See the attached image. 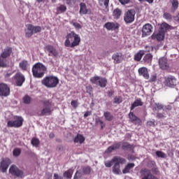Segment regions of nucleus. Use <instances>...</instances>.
Returning a JSON list of instances; mask_svg holds the SVG:
<instances>
[{"instance_id":"603ef678","label":"nucleus","mask_w":179,"mask_h":179,"mask_svg":"<svg viewBox=\"0 0 179 179\" xmlns=\"http://www.w3.org/2000/svg\"><path fill=\"white\" fill-rule=\"evenodd\" d=\"M96 122H97V124H100L101 129H103V128H104V127H106L104 122H103V120H100V118L96 120Z\"/></svg>"},{"instance_id":"473e14b6","label":"nucleus","mask_w":179,"mask_h":179,"mask_svg":"<svg viewBox=\"0 0 179 179\" xmlns=\"http://www.w3.org/2000/svg\"><path fill=\"white\" fill-rule=\"evenodd\" d=\"M107 78L99 77V80L98 82V86H99V87H106V86H107Z\"/></svg>"},{"instance_id":"c85d7f7f","label":"nucleus","mask_w":179,"mask_h":179,"mask_svg":"<svg viewBox=\"0 0 179 179\" xmlns=\"http://www.w3.org/2000/svg\"><path fill=\"white\" fill-rule=\"evenodd\" d=\"M134 167H135V164L134 163L127 164L125 166L124 169L122 170L123 174H128V173H129V171H131V169H134Z\"/></svg>"},{"instance_id":"bb28decb","label":"nucleus","mask_w":179,"mask_h":179,"mask_svg":"<svg viewBox=\"0 0 179 179\" xmlns=\"http://www.w3.org/2000/svg\"><path fill=\"white\" fill-rule=\"evenodd\" d=\"M29 62L26 59L21 61L19 64V68L21 71H27L29 69Z\"/></svg>"},{"instance_id":"680f3d73","label":"nucleus","mask_w":179,"mask_h":179,"mask_svg":"<svg viewBox=\"0 0 179 179\" xmlns=\"http://www.w3.org/2000/svg\"><path fill=\"white\" fill-rule=\"evenodd\" d=\"M157 110H163L164 106L162 103L156 104Z\"/></svg>"},{"instance_id":"3c124183","label":"nucleus","mask_w":179,"mask_h":179,"mask_svg":"<svg viewBox=\"0 0 179 179\" xmlns=\"http://www.w3.org/2000/svg\"><path fill=\"white\" fill-rule=\"evenodd\" d=\"M71 105L74 108H78V106H79V103L78 102V100H72L71 102Z\"/></svg>"},{"instance_id":"5fc2aeb1","label":"nucleus","mask_w":179,"mask_h":179,"mask_svg":"<svg viewBox=\"0 0 179 179\" xmlns=\"http://www.w3.org/2000/svg\"><path fill=\"white\" fill-rule=\"evenodd\" d=\"M81 177H82V173L77 171L74 175L73 179H79V178H81Z\"/></svg>"},{"instance_id":"e2e57ef3","label":"nucleus","mask_w":179,"mask_h":179,"mask_svg":"<svg viewBox=\"0 0 179 179\" xmlns=\"http://www.w3.org/2000/svg\"><path fill=\"white\" fill-rule=\"evenodd\" d=\"M89 115H92V111H87L84 114V118L89 117Z\"/></svg>"},{"instance_id":"2f4dec72","label":"nucleus","mask_w":179,"mask_h":179,"mask_svg":"<svg viewBox=\"0 0 179 179\" xmlns=\"http://www.w3.org/2000/svg\"><path fill=\"white\" fill-rule=\"evenodd\" d=\"M122 15V10L120 8H115L113 12L114 19H119Z\"/></svg>"},{"instance_id":"cd10ccee","label":"nucleus","mask_w":179,"mask_h":179,"mask_svg":"<svg viewBox=\"0 0 179 179\" xmlns=\"http://www.w3.org/2000/svg\"><path fill=\"white\" fill-rule=\"evenodd\" d=\"M89 13V9L86 6V3H80V15H87Z\"/></svg>"},{"instance_id":"7ed1b4c3","label":"nucleus","mask_w":179,"mask_h":179,"mask_svg":"<svg viewBox=\"0 0 179 179\" xmlns=\"http://www.w3.org/2000/svg\"><path fill=\"white\" fill-rule=\"evenodd\" d=\"M41 83L46 87L52 89V88L57 87V86H58V84L59 83V79L57 78V77H56V76H49L45 77L42 80Z\"/></svg>"},{"instance_id":"6e6d98bb","label":"nucleus","mask_w":179,"mask_h":179,"mask_svg":"<svg viewBox=\"0 0 179 179\" xmlns=\"http://www.w3.org/2000/svg\"><path fill=\"white\" fill-rule=\"evenodd\" d=\"M90 171H91V169H90V167L89 166H87L83 169L84 174H90Z\"/></svg>"},{"instance_id":"aec40b11","label":"nucleus","mask_w":179,"mask_h":179,"mask_svg":"<svg viewBox=\"0 0 179 179\" xmlns=\"http://www.w3.org/2000/svg\"><path fill=\"white\" fill-rule=\"evenodd\" d=\"M153 59V55L150 53H148L144 55L142 62L144 65H152V61Z\"/></svg>"},{"instance_id":"864d4df0","label":"nucleus","mask_w":179,"mask_h":179,"mask_svg":"<svg viewBox=\"0 0 179 179\" xmlns=\"http://www.w3.org/2000/svg\"><path fill=\"white\" fill-rule=\"evenodd\" d=\"M115 164V162H113V159L110 161H108L105 162L106 167H111L113 166V164Z\"/></svg>"},{"instance_id":"a19ab883","label":"nucleus","mask_w":179,"mask_h":179,"mask_svg":"<svg viewBox=\"0 0 179 179\" xmlns=\"http://www.w3.org/2000/svg\"><path fill=\"white\" fill-rule=\"evenodd\" d=\"M157 125V123H156V120L155 119H152V120H148L146 123V126L149 127L155 128Z\"/></svg>"},{"instance_id":"1a4fd4ad","label":"nucleus","mask_w":179,"mask_h":179,"mask_svg":"<svg viewBox=\"0 0 179 179\" xmlns=\"http://www.w3.org/2000/svg\"><path fill=\"white\" fill-rule=\"evenodd\" d=\"M13 121L9 120L7 122V127L8 128H20L23 125V121L24 120L22 116H15Z\"/></svg>"},{"instance_id":"b1692460","label":"nucleus","mask_w":179,"mask_h":179,"mask_svg":"<svg viewBox=\"0 0 179 179\" xmlns=\"http://www.w3.org/2000/svg\"><path fill=\"white\" fill-rule=\"evenodd\" d=\"M152 40H157V41H163L164 40V32L160 31L158 34H153L151 36Z\"/></svg>"},{"instance_id":"c9c22d12","label":"nucleus","mask_w":179,"mask_h":179,"mask_svg":"<svg viewBox=\"0 0 179 179\" xmlns=\"http://www.w3.org/2000/svg\"><path fill=\"white\" fill-rule=\"evenodd\" d=\"M103 117L106 121H113L114 120V116L108 111L104 112Z\"/></svg>"},{"instance_id":"ddd939ff","label":"nucleus","mask_w":179,"mask_h":179,"mask_svg":"<svg viewBox=\"0 0 179 179\" xmlns=\"http://www.w3.org/2000/svg\"><path fill=\"white\" fill-rule=\"evenodd\" d=\"M13 79L15 80V83L18 87L23 86V83H24L26 80V78H24V76L21 72H17L13 77Z\"/></svg>"},{"instance_id":"e433bc0d","label":"nucleus","mask_w":179,"mask_h":179,"mask_svg":"<svg viewBox=\"0 0 179 179\" xmlns=\"http://www.w3.org/2000/svg\"><path fill=\"white\" fill-rule=\"evenodd\" d=\"M122 149L123 150H132L134 149V146L129 143H124L122 145Z\"/></svg>"},{"instance_id":"4d7b16f0","label":"nucleus","mask_w":179,"mask_h":179,"mask_svg":"<svg viewBox=\"0 0 179 179\" xmlns=\"http://www.w3.org/2000/svg\"><path fill=\"white\" fill-rule=\"evenodd\" d=\"M64 1H65L67 5H72V3H76V0H64Z\"/></svg>"},{"instance_id":"0eeeda50","label":"nucleus","mask_w":179,"mask_h":179,"mask_svg":"<svg viewBox=\"0 0 179 179\" xmlns=\"http://www.w3.org/2000/svg\"><path fill=\"white\" fill-rule=\"evenodd\" d=\"M43 108L41 110H38L36 114L38 117H44L45 115H51L52 110H51V102L50 99L43 101Z\"/></svg>"},{"instance_id":"2eb2a0df","label":"nucleus","mask_w":179,"mask_h":179,"mask_svg":"<svg viewBox=\"0 0 179 179\" xmlns=\"http://www.w3.org/2000/svg\"><path fill=\"white\" fill-rule=\"evenodd\" d=\"M141 179H157V178L152 174L150 170L143 169L140 171Z\"/></svg>"},{"instance_id":"37998d69","label":"nucleus","mask_w":179,"mask_h":179,"mask_svg":"<svg viewBox=\"0 0 179 179\" xmlns=\"http://www.w3.org/2000/svg\"><path fill=\"white\" fill-rule=\"evenodd\" d=\"M20 153H22V150H20V148H15L13 151V155L15 157L20 156Z\"/></svg>"},{"instance_id":"7c9ffc66","label":"nucleus","mask_w":179,"mask_h":179,"mask_svg":"<svg viewBox=\"0 0 179 179\" xmlns=\"http://www.w3.org/2000/svg\"><path fill=\"white\" fill-rule=\"evenodd\" d=\"M85 136H83V135L82 134H77V136L75 137L74 138V143H83V142H85Z\"/></svg>"},{"instance_id":"a878e982","label":"nucleus","mask_w":179,"mask_h":179,"mask_svg":"<svg viewBox=\"0 0 179 179\" xmlns=\"http://www.w3.org/2000/svg\"><path fill=\"white\" fill-rule=\"evenodd\" d=\"M143 55H145V50H141L134 55V60L136 61V62H140L143 57Z\"/></svg>"},{"instance_id":"f8f14e48","label":"nucleus","mask_w":179,"mask_h":179,"mask_svg":"<svg viewBox=\"0 0 179 179\" xmlns=\"http://www.w3.org/2000/svg\"><path fill=\"white\" fill-rule=\"evenodd\" d=\"M10 94V87L6 83H0V96L1 97H8Z\"/></svg>"},{"instance_id":"052dcab7","label":"nucleus","mask_w":179,"mask_h":179,"mask_svg":"<svg viewBox=\"0 0 179 179\" xmlns=\"http://www.w3.org/2000/svg\"><path fill=\"white\" fill-rule=\"evenodd\" d=\"M101 2H103V5L107 8L108 6V3L110 2V0H99Z\"/></svg>"},{"instance_id":"ea45409f","label":"nucleus","mask_w":179,"mask_h":179,"mask_svg":"<svg viewBox=\"0 0 179 179\" xmlns=\"http://www.w3.org/2000/svg\"><path fill=\"white\" fill-rule=\"evenodd\" d=\"M31 143L35 148H38V145H40V140L37 138H32Z\"/></svg>"},{"instance_id":"f03ea898","label":"nucleus","mask_w":179,"mask_h":179,"mask_svg":"<svg viewBox=\"0 0 179 179\" xmlns=\"http://www.w3.org/2000/svg\"><path fill=\"white\" fill-rule=\"evenodd\" d=\"M31 71L34 78L41 79L47 72V66L41 62H38L33 65Z\"/></svg>"},{"instance_id":"774afa93","label":"nucleus","mask_w":179,"mask_h":179,"mask_svg":"<svg viewBox=\"0 0 179 179\" xmlns=\"http://www.w3.org/2000/svg\"><path fill=\"white\" fill-rule=\"evenodd\" d=\"M55 135L54 134V133H50L49 134V138H50V139H53V138H55Z\"/></svg>"},{"instance_id":"393cba45","label":"nucleus","mask_w":179,"mask_h":179,"mask_svg":"<svg viewBox=\"0 0 179 179\" xmlns=\"http://www.w3.org/2000/svg\"><path fill=\"white\" fill-rule=\"evenodd\" d=\"M142 106H143V102L142 101V99L141 98H138L136 99L134 102L131 104L130 110L131 111H132V110H134L136 107H142Z\"/></svg>"},{"instance_id":"0e129e2a","label":"nucleus","mask_w":179,"mask_h":179,"mask_svg":"<svg viewBox=\"0 0 179 179\" xmlns=\"http://www.w3.org/2000/svg\"><path fill=\"white\" fill-rule=\"evenodd\" d=\"M139 2H148V3H153L155 0H138Z\"/></svg>"},{"instance_id":"dca6fc26","label":"nucleus","mask_w":179,"mask_h":179,"mask_svg":"<svg viewBox=\"0 0 179 179\" xmlns=\"http://www.w3.org/2000/svg\"><path fill=\"white\" fill-rule=\"evenodd\" d=\"M153 31V26L152 24L147 23L143 26L142 28V37H148L150 36Z\"/></svg>"},{"instance_id":"72a5a7b5","label":"nucleus","mask_w":179,"mask_h":179,"mask_svg":"<svg viewBox=\"0 0 179 179\" xmlns=\"http://www.w3.org/2000/svg\"><path fill=\"white\" fill-rule=\"evenodd\" d=\"M170 29H171V26L166 22L162 23L160 26V30L162 33H166V31L170 30Z\"/></svg>"},{"instance_id":"f257e3e1","label":"nucleus","mask_w":179,"mask_h":179,"mask_svg":"<svg viewBox=\"0 0 179 179\" xmlns=\"http://www.w3.org/2000/svg\"><path fill=\"white\" fill-rule=\"evenodd\" d=\"M79 44H80V36L75 33V31H71L66 35L64 42L65 47L74 48V47H78Z\"/></svg>"},{"instance_id":"412c9836","label":"nucleus","mask_w":179,"mask_h":179,"mask_svg":"<svg viewBox=\"0 0 179 179\" xmlns=\"http://www.w3.org/2000/svg\"><path fill=\"white\" fill-rule=\"evenodd\" d=\"M112 59H113L114 64H121L122 62V52L114 53Z\"/></svg>"},{"instance_id":"338daca9","label":"nucleus","mask_w":179,"mask_h":179,"mask_svg":"<svg viewBox=\"0 0 179 179\" xmlns=\"http://www.w3.org/2000/svg\"><path fill=\"white\" fill-rule=\"evenodd\" d=\"M4 76L5 78H10V76H12V73H6Z\"/></svg>"},{"instance_id":"13d9d810","label":"nucleus","mask_w":179,"mask_h":179,"mask_svg":"<svg viewBox=\"0 0 179 179\" xmlns=\"http://www.w3.org/2000/svg\"><path fill=\"white\" fill-rule=\"evenodd\" d=\"M119 2L122 4V5H127V3H129V1L131 0H118Z\"/></svg>"},{"instance_id":"f704fd0d","label":"nucleus","mask_w":179,"mask_h":179,"mask_svg":"<svg viewBox=\"0 0 179 179\" xmlns=\"http://www.w3.org/2000/svg\"><path fill=\"white\" fill-rule=\"evenodd\" d=\"M73 175V169H70L67 171H66L64 173L63 176L67 179H71L72 178V176Z\"/></svg>"},{"instance_id":"9b49d317","label":"nucleus","mask_w":179,"mask_h":179,"mask_svg":"<svg viewBox=\"0 0 179 179\" xmlns=\"http://www.w3.org/2000/svg\"><path fill=\"white\" fill-rule=\"evenodd\" d=\"M135 15H136V12L134 9H130L126 11L124 15V21L125 23L129 24L134 22Z\"/></svg>"},{"instance_id":"c756f323","label":"nucleus","mask_w":179,"mask_h":179,"mask_svg":"<svg viewBox=\"0 0 179 179\" xmlns=\"http://www.w3.org/2000/svg\"><path fill=\"white\" fill-rule=\"evenodd\" d=\"M119 148H121V142L116 143L110 146H109L107 149L108 153H111L113 150H117Z\"/></svg>"},{"instance_id":"8fccbe9b","label":"nucleus","mask_w":179,"mask_h":179,"mask_svg":"<svg viewBox=\"0 0 179 179\" xmlns=\"http://www.w3.org/2000/svg\"><path fill=\"white\" fill-rule=\"evenodd\" d=\"M164 19H166V20H171V19H173V17L171 16V14L169 13H164Z\"/></svg>"},{"instance_id":"4be33fe9","label":"nucleus","mask_w":179,"mask_h":179,"mask_svg":"<svg viewBox=\"0 0 179 179\" xmlns=\"http://www.w3.org/2000/svg\"><path fill=\"white\" fill-rule=\"evenodd\" d=\"M159 65L161 69H169V63L167 62V58L161 57L159 59Z\"/></svg>"},{"instance_id":"39448f33","label":"nucleus","mask_w":179,"mask_h":179,"mask_svg":"<svg viewBox=\"0 0 179 179\" xmlns=\"http://www.w3.org/2000/svg\"><path fill=\"white\" fill-rule=\"evenodd\" d=\"M113 162H115L113 166V173L118 175L121 173L120 164H125L127 163V159L120 156H115L113 158Z\"/></svg>"},{"instance_id":"79ce46f5","label":"nucleus","mask_w":179,"mask_h":179,"mask_svg":"<svg viewBox=\"0 0 179 179\" xmlns=\"http://www.w3.org/2000/svg\"><path fill=\"white\" fill-rule=\"evenodd\" d=\"M23 103L24 104H30L31 101V98L29 96V95H25L23 98Z\"/></svg>"},{"instance_id":"5701e85b","label":"nucleus","mask_w":179,"mask_h":179,"mask_svg":"<svg viewBox=\"0 0 179 179\" xmlns=\"http://www.w3.org/2000/svg\"><path fill=\"white\" fill-rule=\"evenodd\" d=\"M138 73L141 76H143L144 79H149V71H148V68L146 67L139 68Z\"/></svg>"},{"instance_id":"09e8293b","label":"nucleus","mask_w":179,"mask_h":179,"mask_svg":"<svg viewBox=\"0 0 179 179\" xmlns=\"http://www.w3.org/2000/svg\"><path fill=\"white\" fill-rule=\"evenodd\" d=\"M155 155L157 156V157H162V159L166 157V154L159 150L156 151Z\"/></svg>"},{"instance_id":"423d86ee","label":"nucleus","mask_w":179,"mask_h":179,"mask_svg":"<svg viewBox=\"0 0 179 179\" xmlns=\"http://www.w3.org/2000/svg\"><path fill=\"white\" fill-rule=\"evenodd\" d=\"M13 49L11 47H6L0 55V68H6V58H9L12 55Z\"/></svg>"},{"instance_id":"49530a36","label":"nucleus","mask_w":179,"mask_h":179,"mask_svg":"<svg viewBox=\"0 0 179 179\" xmlns=\"http://www.w3.org/2000/svg\"><path fill=\"white\" fill-rule=\"evenodd\" d=\"M87 93L90 94V96H93V87L92 85H88L86 87Z\"/></svg>"},{"instance_id":"a211bd4d","label":"nucleus","mask_w":179,"mask_h":179,"mask_svg":"<svg viewBox=\"0 0 179 179\" xmlns=\"http://www.w3.org/2000/svg\"><path fill=\"white\" fill-rule=\"evenodd\" d=\"M129 117L131 120V122H132V124H135V125H142V120L136 117V115L134 114V112H130L129 113Z\"/></svg>"},{"instance_id":"20e7f679","label":"nucleus","mask_w":179,"mask_h":179,"mask_svg":"<svg viewBox=\"0 0 179 179\" xmlns=\"http://www.w3.org/2000/svg\"><path fill=\"white\" fill-rule=\"evenodd\" d=\"M43 28L41 26H35L33 24H28L26 25V29H24L25 37L27 38H30L33 34H37V33H41Z\"/></svg>"},{"instance_id":"4468645a","label":"nucleus","mask_w":179,"mask_h":179,"mask_svg":"<svg viewBox=\"0 0 179 179\" xmlns=\"http://www.w3.org/2000/svg\"><path fill=\"white\" fill-rule=\"evenodd\" d=\"M12 161L9 158H3L0 162V170L3 173H6L9 166H10Z\"/></svg>"},{"instance_id":"c03bdc74","label":"nucleus","mask_w":179,"mask_h":179,"mask_svg":"<svg viewBox=\"0 0 179 179\" xmlns=\"http://www.w3.org/2000/svg\"><path fill=\"white\" fill-rule=\"evenodd\" d=\"M113 103L114 104H120V103H122V96H115Z\"/></svg>"},{"instance_id":"58836bf2","label":"nucleus","mask_w":179,"mask_h":179,"mask_svg":"<svg viewBox=\"0 0 179 179\" xmlns=\"http://www.w3.org/2000/svg\"><path fill=\"white\" fill-rule=\"evenodd\" d=\"M57 13H65L66 12V6L64 4L60 5L57 8Z\"/></svg>"},{"instance_id":"69168bd1","label":"nucleus","mask_w":179,"mask_h":179,"mask_svg":"<svg viewBox=\"0 0 179 179\" xmlns=\"http://www.w3.org/2000/svg\"><path fill=\"white\" fill-rule=\"evenodd\" d=\"M157 118H164V115H163V113H157Z\"/></svg>"},{"instance_id":"f3484780","label":"nucleus","mask_w":179,"mask_h":179,"mask_svg":"<svg viewBox=\"0 0 179 179\" xmlns=\"http://www.w3.org/2000/svg\"><path fill=\"white\" fill-rule=\"evenodd\" d=\"M164 83L166 86H168L169 87H174V86L177 85V79H176V77L173 76H169L165 78Z\"/></svg>"},{"instance_id":"de8ad7c7","label":"nucleus","mask_w":179,"mask_h":179,"mask_svg":"<svg viewBox=\"0 0 179 179\" xmlns=\"http://www.w3.org/2000/svg\"><path fill=\"white\" fill-rule=\"evenodd\" d=\"M172 8L174 10L178 9V0H172Z\"/></svg>"},{"instance_id":"6e6552de","label":"nucleus","mask_w":179,"mask_h":179,"mask_svg":"<svg viewBox=\"0 0 179 179\" xmlns=\"http://www.w3.org/2000/svg\"><path fill=\"white\" fill-rule=\"evenodd\" d=\"M8 173L10 174L11 177H15V178H24V172L16 165H11L9 168Z\"/></svg>"},{"instance_id":"6ab92c4d","label":"nucleus","mask_w":179,"mask_h":179,"mask_svg":"<svg viewBox=\"0 0 179 179\" xmlns=\"http://www.w3.org/2000/svg\"><path fill=\"white\" fill-rule=\"evenodd\" d=\"M104 27L108 30H117L120 28V24L117 22H108L104 24Z\"/></svg>"},{"instance_id":"bf43d9fd","label":"nucleus","mask_w":179,"mask_h":179,"mask_svg":"<svg viewBox=\"0 0 179 179\" xmlns=\"http://www.w3.org/2000/svg\"><path fill=\"white\" fill-rule=\"evenodd\" d=\"M73 26H74L76 29H82V25L78 22H73Z\"/></svg>"},{"instance_id":"4c0bfd02","label":"nucleus","mask_w":179,"mask_h":179,"mask_svg":"<svg viewBox=\"0 0 179 179\" xmlns=\"http://www.w3.org/2000/svg\"><path fill=\"white\" fill-rule=\"evenodd\" d=\"M100 79V76H94V77H92L90 79V82L91 83H92V85H99V80Z\"/></svg>"},{"instance_id":"9d476101","label":"nucleus","mask_w":179,"mask_h":179,"mask_svg":"<svg viewBox=\"0 0 179 179\" xmlns=\"http://www.w3.org/2000/svg\"><path fill=\"white\" fill-rule=\"evenodd\" d=\"M44 50L48 57H52V58H58V57H59V52L54 45H47L45 46Z\"/></svg>"},{"instance_id":"a18cd8bd","label":"nucleus","mask_w":179,"mask_h":179,"mask_svg":"<svg viewBox=\"0 0 179 179\" xmlns=\"http://www.w3.org/2000/svg\"><path fill=\"white\" fill-rule=\"evenodd\" d=\"M157 80V74H152L150 76V78L148 80L150 83H153V82H156Z\"/></svg>"}]
</instances>
